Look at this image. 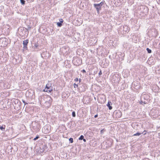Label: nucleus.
<instances>
[{"label": "nucleus", "instance_id": "f257e3e1", "mask_svg": "<svg viewBox=\"0 0 160 160\" xmlns=\"http://www.w3.org/2000/svg\"><path fill=\"white\" fill-rule=\"evenodd\" d=\"M103 3L102 2L98 4H94L93 6L96 9L97 12L99 13V11L101 9V6L103 4Z\"/></svg>", "mask_w": 160, "mask_h": 160}, {"label": "nucleus", "instance_id": "f03ea898", "mask_svg": "<svg viewBox=\"0 0 160 160\" xmlns=\"http://www.w3.org/2000/svg\"><path fill=\"white\" fill-rule=\"evenodd\" d=\"M7 40L6 38H2L0 40V44L1 47H5L7 46L8 44V42H7Z\"/></svg>", "mask_w": 160, "mask_h": 160}, {"label": "nucleus", "instance_id": "7ed1b4c3", "mask_svg": "<svg viewBox=\"0 0 160 160\" xmlns=\"http://www.w3.org/2000/svg\"><path fill=\"white\" fill-rule=\"evenodd\" d=\"M147 96L146 95H144L141 97V100L140 103L141 104H146L148 102Z\"/></svg>", "mask_w": 160, "mask_h": 160}, {"label": "nucleus", "instance_id": "20e7f679", "mask_svg": "<svg viewBox=\"0 0 160 160\" xmlns=\"http://www.w3.org/2000/svg\"><path fill=\"white\" fill-rule=\"evenodd\" d=\"M50 130L48 128L47 126H45L42 128V132L44 133L45 134H47L49 133L50 132Z\"/></svg>", "mask_w": 160, "mask_h": 160}, {"label": "nucleus", "instance_id": "39448f33", "mask_svg": "<svg viewBox=\"0 0 160 160\" xmlns=\"http://www.w3.org/2000/svg\"><path fill=\"white\" fill-rule=\"evenodd\" d=\"M28 42V40L26 39L25 40H24L23 42V48H27V45Z\"/></svg>", "mask_w": 160, "mask_h": 160}, {"label": "nucleus", "instance_id": "423d86ee", "mask_svg": "<svg viewBox=\"0 0 160 160\" xmlns=\"http://www.w3.org/2000/svg\"><path fill=\"white\" fill-rule=\"evenodd\" d=\"M60 22H57V26L59 27H61L62 25V23H63V19L61 18L59 19Z\"/></svg>", "mask_w": 160, "mask_h": 160}, {"label": "nucleus", "instance_id": "0eeeda50", "mask_svg": "<svg viewBox=\"0 0 160 160\" xmlns=\"http://www.w3.org/2000/svg\"><path fill=\"white\" fill-rule=\"evenodd\" d=\"M19 31H20L21 32H23V35H25L26 33L28 31V29L26 28H22L20 29Z\"/></svg>", "mask_w": 160, "mask_h": 160}, {"label": "nucleus", "instance_id": "6e6552de", "mask_svg": "<svg viewBox=\"0 0 160 160\" xmlns=\"http://www.w3.org/2000/svg\"><path fill=\"white\" fill-rule=\"evenodd\" d=\"M51 87H52L51 84L49 82L48 83H47L46 84V88H45L44 91H46V89H50V88Z\"/></svg>", "mask_w": 160, "mask_h": 160}, {"label": "nucleus", "instance_id": "1a4fd4ad", "mask_svg": "<svg viewBox=\"0 0 160 160\" xmlns=\"http://www.w3.org/2000/svg\"><path fill=\"white\" fill-rule=\"evenodd\" d=\"M86 88L85 87V86L84 85H82L79 88V90L81 92H84L85 91Z\"/></svg>", "mask_w": 160, "mask_h": 160}, {"label": "nucleus", "instance_id": "9d476101", "mask_svg": "<svg viewBox=\"0 0 160 160\" xmlns=\"http://www.w3.org/2000/svg\"><path fill=\"white\" fill-rule=\"evenodd\" d=\"M111 104H112L111 102H108V104H107V106L108 107L109 109V110H111L112 108V107L110 106Z\"/></svg>", "mask_w": 160, "mask_h": 160}, {"label": "nucleus", "instance_id": "9b49d317", "mask_svg": "<svg viewBox=\"0 0 160 160\" xmlns=\"http://www.w3.org/2000/svg\"><path fill=\"white\" fill-rule=\"evenodd\" d=\"M52 91V87H51L50 88V89H46V91H45L47 92H51Z\"/></svg>", "mask_w": 160, "mask_h": 160}, {"label": "nucleus", "instance_id": "f8f14e48", "mask_svg": "<svg viewBox=\"0 0 160 160\" xmlns=\"http://www.w3.org/2000/svg\"><path fill=\"white\" fill-rule=\"evenodd\" d=\"M39 125H38L37 126V128H34V127L33 126V128L34 130H35L36 131L38 132V127H39Z\"/></svg>", "mask_w": 160, "mask_h": 160}, {"label": "nucleus", "instance_id": "ddd939ff", "mask_svg": "<svg viewBox=\"0 0 160 160\" xmlns=\"http://www.w3.org/2000/svg\"><path fill=\"white\" fill-rule=\"evenodd\" d=\"M52 158L51 157H47L45 160H52Z\"/></svg>", "mask_w": 160, "mask_h": 160}, {"label": "nucleus", "instance_id": "4468645a", "mask_svg": "<svg viewBox=\"0 0 160 160\" xmlns=\"http://www.w3.org/2000/svg\"><path fill=\"white\" fill-rule=\"evenodd\" d=\"M146 50H147L148 52L149 53H151L152 52L151 50V49H149L148 48H147L146 49Z\"/></svg>", "mask_w": 160, "mask_h": 160}, {"label": "nucleus", "instance_id": "2eb2a0df", "mask_svg": "<svg viewBox=\"0 0 160 160\" xmlns=\"http://www.w3.org/2000/svg\"><path fill=\"white\" fill-rule=\"evenodd\" d=\"M5 127H3L2 126H0V129L2 130V131H4L5 130Z\"/></svg>", "mask_w": 160, "mask_h": 160}, {"label": "nucleus", "instance_id": "dca6fc26", "mask_svg": "<svg viewBox=\"0 0 160 160\" xmlns=\"http://www.w3.org/2000/svg\"><path fill=\"white\" fill-rule=\"evenodd\" d=\"M83 138H84L83 136L82 135L79 138V140H83Z\"/></svg>", "mask_w": 160, "mask_h": 160}, {"label": "nucleus", "instance_id": "f3484780", "mask_svg": "<svg viewBox=\"0 0 160 160\" xmlns=\"http://www.w3.org/2000/svg\"><path fill=\"white\" fill-rule=\"evenodd\" d=\"M25 1L24 0H20V2L22 5H24L25 4Z\"/></svg>", "mask_w": 160, "mask_h": 160}, {"label": "nucleus", "instance_id": "a211bd4d", "mask_svg": "<svg viewBox=\"0 0 160 160\" xmlns=\"http://www.w3.org/2000/svg\"><path fill=\"white\" fill-rule=\"evenodd\" d=\"M141 134V133H139L138 132L136 133V134H134L133 136H139Z\"/></svg>", "mask_w": 160, "mask_h": 160}, {"label": "nucleus", "instance_id": "6ab92c4d", "mask_svg": "<svg viewBox=\"0 0 160 160\" xmlns=\"http://www.w3.org/2000/svg\"><path fill=\"white\" fill-rule=\"evenodd\" d=\"M117 76H118V75L117 74H115V75H113V76H112V80L113 79H114V78L115 77L116 78H117ZM114 80H115V79Z\"/></svg>", "mask_w": 160, "mask_h": 160}, {"label": "nucleus", "instance_id": "aec40b11", "mask_svg": "<svg viewBox=\"0 0 160 160\" xmlns=\"http://www.w3.org/2000/svg\"><path fill=\"white\" fill-rule=\"evenodd\" d=\"M117 113L119 114V116H118V117L119 118V117H121V112L119 111H118L117 112Z\"/></svg>", "mask_w": 160, "mask_h": 160}, {"label": "nucleus", "instance_id": "412c9836", "mask_svg": "<svg viewBox=\"0 0 160 160\" xmlns=\"http://www.w3.org/2000/svg\"><path fill=\"white\" fill-rule=\"evenodd\" d=\"M72 116L73 117H75L76 116L75 112L74 111H73L72 113Z\"/></svg>", "mask_w": 160, "mask_h": 160}, {"label": "nucleus", "instance_id": "4be33fe9", "mask_svg": "<svg viewBox=\"0 0 160 160\" xmlns=\"http://www.w3.org/2000/svg\"><path fill=\"white\" fill-rule=\"evenodd\" d=\"M69 141L71 143H72L73 142V139L72 138H70L69 139Z\"/></svg>", "mask_w": 160, "mask_h": 160}, {"label": "nucleus", "instance_id": "5701e85b", "mask_svg": "<svg viewBox=\"0 0 160 160\" xmlns=\"http://www.w3.org/2000/svg\"><path fill=\"white\" fill-rule=\"evenodd\" d=\"M73 86L75 88H78V84H77L75 83H74L73 84Z\"/></svg>", "mask_w": 160, "mask_h": 160}, {"label": "nucleus", "instance_id": "b1692460", "mask_svg": "<svg viewBox=\"0 0 160 160\" xmlns=\"http://www.w3.org/2000/svg\"><path fill=\"white\" fill-rule=\"evenodd\" d=\"M39 137L38 136H36L35 138H34L33 139L34 140H36L37 139H38L39 138Z\"/></svg>", "mask_w": 160, "mask_h": 160}, {"label": "nucleus", "instance_id": "393cba45", "mask_svg": "<svg viewBox=\"0 0 160 160\" xmlns=\"http://www.w3.org/2000/svg\"><path fill=\"white\" fill-rule=\"evenodd\" d=\"M146 132V131H144L142 133L143 134V135L146 134V133L145 132Z\"/></svg>", "mask_w": 160, "mask_h": 160}, {"label": "nucleus", "instance_id": "a878e982", "mask_svg": "<svg viewBox=\"0 0 160 160\" xmlns=\"http://www.w3.org/2000/svg\"><path fill=\"white\" fill-rule=\"evenodd\" d=\"M22 101L24 103L25 105H26V104H27V103H26L25 102V101L24 100H22Z\"/></svg>", "mask_w": 160, "mask_h": 160}, {"label": "nucleus", "instance_id": "bb28decb", "mask_svg": "<svg viewBox=\"0 0 160 160\" xmlns=\"http://www.w3.org/2000/svg\"><path fill=\"white\" fill-rule=\"evenodd\" d=\"M78 78H76L75 79V81H76V82H78Z\"/></svg>", "mask_w": 160, "mask_h": 160}, {"label": "nucleus", "instance_id": "cd10ccee", "mask_svg": "<svg viewBox=\"0 0 160 160\" xmlns=\"http://www.w3.org/2000/svg\"><path fill=\"white\" fill-rule=\"evenodd\" d=\"M82 72L83 73H84L86 72V71L84 69L82 70Z\"/></svg>", "mask_w": 160, "mask_h": 160}, {"label": "nucleus", "instance_id": "c85d7f7f", "mask_svg": "<svg viewBox=\"0 0 160 160\" xmlns=\"http://www.w3.org/2000/svg\"><path fill=\"white\" fill-rule=\"evenodd\" d=\"M102 74V72L100 71L99 73V75H101Z\"/></svg>", "mask_w": 160, "mask_h": 160}, {"label": "nucleus", "instance_id": "c756f323", "mask_svg": "<svg viewBox=\"0 0 160 160\" xmlns=\"http://www.w3.org/2000/svg\"><path fill=\"white\" fill-rule=\"evenodd\" d=\"M98 114H96V115H95L94 116V118H97L98 117Z\"/></svg>", "mask_w": 160, "mask_h": 160}, {"label": "nucleus", "instance_id": "7c9ffc66", "mask_svg": "<svg viewBox=\"0 0 160 160\" xmlns=\"http://www.w3.org/2000/svg\"><path fill=\"white\" fill-rule=\"evenodd\" d=\"M83 140L84 142H86V139H84V138L83 139Z\"/></svg>", "mask_w": 160, "mask_h": 160}, {"label": "nucleus", "instance_id": "2f4dec72", "mask_svg": "<svg viewBox=\"0 0 160 160\" xmlns=\"http://www.w3.org/2000/svg\"><path fill=\"white\" fill-rule=\"evenodd\" d=\"M79 61V62H80V60L79 59H77V60H76V61Z\"/></svg>", "mask_w": 160, "mask_h": 160}, {"label": "nucleus", "instance_id": "473e14b6", "mask_svg": "<svg viewBox=\"0 0 160 160\" xmlns=\"http://www.w3.org/2000/svg\"><path fill=\"white\" fill-rule=\"evenodd\" d=\"M81 79H79V82L81 81Z\"/></svg>", "mask_w": 160, "mask_h": 160}, {"label": "nucleus", "instance_id": "72a5a7b5", "mask_svg": "<svg viewBox=\"0 0 160 160\" xmlns=\"http://www.w3.org/2000/svg\"><path fill=\"white\" fill-rule=\"evenodd\" d=\"M102 131H103V130H101V133L102 132Z\"/></svg>", "mask_w": 160, "mask_h": 160}, {"label": "nucleus", "instance_id": "f704fd0d", "mask_svg": "<svg viewBox=\"0 0 160 160\" xmlns=\"http://www.w3.org/2000/svg\"><path fill=\"white\" fill-rule=\"evenodd\" d=\"M80 63H81V62H80L78 63V65H79L80 64Z\"/></svg>", "mask_w": 160, "mask_h": 160}, {"label": "nucleus", "instance_id": "c9c22d12", "mask_svg": "<svg viewBox=\"0 0 160 160\" xmlns=\"http://www.w3.org/2000/svg\"><path fill=\"white\" fill-rule=\"evenodd\" d=\"M146 160H149V159H148V158H147L146 159Z\"/></svg>", "mask_w": 160, "mask_h": 160}, {"label": "nucleus", "instance_id": "e433bc0d", "mask_svg": "<svg viewBox=\"0 0 160 160\" xmlns=\"http://www.w3.org/2000/svg\"><path fill=\"white\" fill-rule=\"evenodd\" d=\"M135 82H133V84H134V83H135Z\"/></svg>", "mask_w": 160, "mask_h": 160}]
</instances>
